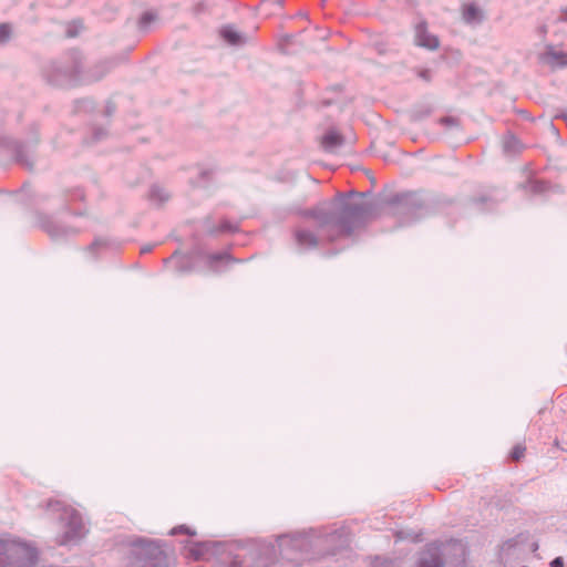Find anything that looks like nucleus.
Listing matches in <instances>:
<instances>
[{"label": "nucleus", "instance_id": "12", "mask_svg": "<svg viewBox=\"0 0 567 567\" xmlns=\"http://www.w3.org/2000/svg\"><path fill=\"white\" fill-rule=\"evenodd\" d=\"M415 43L429 50H436L440 45L439 39L427 31V27L423 22L415 27Z\"/></svg>", "mask_w": 567, "mask_h": 567}, {"label": "nucleus", "instance_id": "16", "mask_svg": "<svg viewBox=\"0 0 567 567\" xmlns=\"http://www.w3.org/2000/svg\"><path fill=\"white\" fill-rule=\"evenodd\" d=\"M517 539L511 538L503 543L499 549L498 559L499 563L506 567L509 557L515 554L516 547H517Z\"/></svg>", "mask_w": 567, "mask_h": 567}, {"label": "nucleus", "instance_id": "24", "mask_svg": "<svg viewBox=\"0 0 567 567\" xmlns=\"http://www.w3.org/2000/svg\"><path fill=\"white\" fill-rule=\"evenodd\" d=\"M47 231L50 234L53 238H60L64 235H66V229L58 226V225H51L47 228Z\"/></svg>", "mask_w": 567, "mask_h": 567}, {"label": "nucleus", "instance_id": "26", "mask_svg": "<svg viewBox=\"0 0 567 567\" xmlns=\"http://www.w3.org/2000/svg\"><path fill=\"white\" fill-rule=\"evenodd\" d=\"M181 533H184V534H187L189 536H194L196 533L195 530H192L190 528H188L187 526L185 525H181L178 527H174L172 530H171V535H176V534H181Z\"/></svg>", "mask_w": 567, "mask_h": 567}, {"label": "nucleus", "instance_id": "29", "mask_svg": "<svg viewBox=\"0 0 567 567\" xmlns=\"http://www.w3.org/2000/svg\"><path fill=\"white\" fill-rule=\"evenodd\" d=\"M550 567H565L564 566V560L561 557H556L551 563H550Z\"/></svg>", "mask_w": 567, "mask_h": 567}, {"label": "nucleus", "instance_id": "7", "mask_svg": "<svg viewBox=\"0 0 567 567\" xmlns=\"http://www.w3.org/2000/svg\"><path fill=\"white\" fill-rule=\"evenodd\" d=\"M311 534L316 558L336 555L338 551L348 548L351 542V534L347 527H340L330 533L311 529Z\"/></svg>", "mask_w": 567, "mask_h": 567}, {"label": "nucleus", "instance_id": "2", "mask_svg": "<svg viewBox=\"0 0 567 567\" xmlns=\"http://www.w3.org/2000/svg\"><path fill=\"white\" fill-rule=\"evenodd\" d=\"M44 76L55 86L84 83L83 55L79 51H70L60 60L51 62L44 71Z\"/></svg>", "mask_w": 567, "mask_h": 567}, {"label": "nucleus", "instance_id": "30", "mask_svg": "<svg viewBox=\"0 0 567 567\" xmlns=\"http://www.w3.org/2000/svg\"><path fill=\"white\" fill-rule=\"evenodd\" d=\"M395 537L398 540H403L410 537V535L405 534L404 532L400 530L395 533Z\"/></svg>", "mask_w": 567, "mask_h": 567}, {"label": "nucleus", "instance_id": "3", "mask_svg": "<svg viewBox=\"0 0 567 567\" xmlns=\"http://www.w3.org/2000/svg\"><path fill=\"white\" fill-rule=\"evenodd\" d=\"M49 512L58 514V519L65 528L59 538L60 545H69L79 542L85 535V526L76 509L55 498L47 502Z\"/></svg>", "mask_w": 567, "mask_h": 567}, {"label": "nucleus", "instance_id": "14", "mask_svg": "<svg viewBox=\"0 0 567 567\" xmlns=\"http://www.w3.org/2000/svg\"><path fill=\"white\" fill-rule=\"evenodd\" d=\"M113 68L112 61H101L83 72L84 83L95 82L104 78Z\"/></svg>", "mask_w": 567, "mask_h": 567}, {"label": "nucleus", "instance_id": "6", "mask_svg": "<svg viewBox=\"0 0 567 567\" xmlns=\"http://www.w3.org/2000/svg\"><path fill=\"white\" fill-rule=\"evenodd\" d=\"M167 555L156 540L138 538L132 544L128 567H167Z\"/></svg>", "mask_w": 567, "mask_h": 567}, {"label": "nucleus", "instance_id": "28", "mask_svg": "<svg viewBox=\"0 0 567 567\" xmlns=\"http://www.w3.org/2000/svg\"><path fill=\"white\" fill-rule=\"evenodd\" d=\"M105 245V241L102 240V239H95L89 247H87V251H93L95 248L97 247H102Z\"/></svg>", "mask_w": 567, "mask_h": 567}, {"label": "nucleus", "instance_id": "25", "mask_svg": "<svg viewBox=\"0 0 567 567\" xmlns=\"http://www.w3.org/2000/svg\"><path fill=\"white\" fill-rule=\"evenodd\" d=\"M80 29H82V23L80 21H74L69 24L66 29V35L69 38H74L79 34Z\"/></svg>", "mask_w": 567, "mask_h": 567}, {"label": "nucleus", "instance_id": "9", "mask_svg": "<svg viewBox=\"0 0 567 567\" xmlns=\"http://www.w3.org/2000/svg\"><path fill=\"white\" fill-rule=\"evenodd\" d=\"M166 262L174 264L176 271L181 274L189 270L210 269L213 267V255L196 247L188 256L175 252Z\"/></svg>", "mask_w": 567, "mask_h": 567}, {"label": "nucleus", "instance_id": "20", "mask_svg": "<svg viewBox=\"0 0 567 567\" xmlns=\"http://www.w3.org/2000/svg\"><path fill=\"white\" fill-rule=\"evenodd\" d=\"M150 198L157 204H164L171 198V194L164 187L154 185L150 190Z\"/></svg>", "mask_w": 567, "mask_h": 567}, {"label": "nucleus", "instance_id": "10", "mask_svg": "<svg viewBox=\"0 0 567 567\" xmlns=\"http://www.w3.org/2000/svg\"><path fill=\"white\" fill-rule=\"evenodd\" d=\"M219 39L228 45L238 47L247 42V35L235 24L221 25L218 31Z\"/></svg>", "mask_w": 567, "mask_h": 567}, {"label": "nucleus", "instance_id": "27", "mask_svg": "<svg viewBox=\"0 0 567 567\" xmlns=\"http://www.w3.org/2000/svg\"><path fill=\"white\" fill-rule=\"evenodd\" d=\"M156 19V14L153 12H145L140 19V23L143 27L148 25L151 22H153Z\"/></svg>", "mask_w": 567, "mask_h": 567}, {"label": "nucleus", "instance_id": "15", "mask_svg": "<svg viewBox=\"0 0 567 567\" xmlns=\"http://www.w3.org/2000/svg\"><path fill=\"white\" fill-rule=\"evenodd\" d=\"M462 17L467 23L481 22L483 12L475 3L467 2L462 6Z\"/></svg>", "mask_w": 567, "mask_h": 567}, {"label": "nucleus", "instance_id": "17", "mask_svg": "<svg viewBox=\"0 0 567 567\" xmlns=\"http://www.w3.org/2000/svg\"><path fill=\"white\" fill-rule=\"evenodd\" d=\"M298 245L302 248H313L317 246V237L308 230L297 229L295 233Z\"/></svg>", "mask_w": 567, "mask_h": 567}, {"label": "nucleus", "instance_id": "32", "mask_svg": "<svg viewBox=\"0 0 567 567\" xmlns=\"http://www.w3.org/2000/svg\"><path fill=\"white\" fill-rule=\"evenodd\" d=\"M537 549H538V544H537V543H534V544L532 545V550H533V551H536Z\"/></svg>", "mask_w": 567, "mask_h": 567}, {"label": "nucleus", "instance_id": "1", "mask_svg": "<svg viewBox=\"0 0 567 567\" xmlns=\"http://www.w3.org/2000/svg\"><path fill=\"white\" fill-rule=\"evenodd\" d=\"M370 207L363 200L347 202L332 210L322 204L307 213L313 225L330 240L348 236L367 221Z\"/></svg>", "mask_w": 567, "mask_h": 567}, {"label": "nucleus", "instance_id": "33", "mask_svg": "<svg viewBox=\"0 0 567 567\" xmlns=\"http://www.w3.org/2000/svg\"><path fill=\"white\" fill-rule=\"evenodd\" d=\"M444 122H446V123H452V120H450V118H445V120H444Z\"/></svg>", "mask_w": 567, "mask_h": 567}, {"label": "nucleus", "instance_id": "4", "mask_svg": "<svg viewBox=\"0 0 567 567\" xmlns=\"http://www.w3.org/2000/svg\"><path fill=\"white\" fill-rule=\"evenodd\" d=\"M277 545L281 557L296 565L316 559L311 530L280 535L277 538Z\"/></svg>", "mask_w": 567, "mask_h": 567}, {"label": "nucleus", "instance_id": "22", "mask_svg": "<svg viewBox=\"0 0 567 567\" xmlns=\"http://www.w3.org/2000/svg\"><path fill=\"white\" fill-rule=\"evenodd\" d=\"M525 452H526V446L523 445V444H517L513 447L512 452H511V457L513 461H520L524 455H525Z\"/></svg>", "mask_w": 567, "mask_h": 567}, {"label": "nucleus", "instance_id": "11", "mask_svg": "<svg viewBox=\"0 0 567 567\" xmlns=\"http://www.w3.org/2000/svg\"><path fill=\"white\" fill-rule=\"evenodd\" d=\"M215 565L218 567H239L240 561L236 557H233V553L229 545L220 542H215Z\"/></svg>", "mask_w": 567, "mask_h": 567}, {"label": "nucleus", "instance_id": "5", "mask_svg": "<svg viewBox=\"0 0 567 567\" xmlns=\"http://www.w3.org/2000/svg\"><path fill=\"white\" fill-rule=\"evenodd\" d=\"M37 548L16 538H0V567H31L37 563Z\"/></svg>", "mask_w": 567, "mask_h": 567}, {"label": "nucleus", "instance_id": "31", "mask_svg": "<svg viewBox=\"0 0 567 567\" xmlns=\"http://www.w3.org/2000/svg\"><path fill=\"white\" fill-rule=\"evenodd\" d=\"M151 250H152V246L151 245H146V246L141 248V252L142 254L150 252Z\"/></svg>", "mask_w": 567, "mask_h": 567}, {"label": "nucleus", "instance_id": "21", "mask_svg": "<svg viewBox=\"0 0 567 567\" xmlns=\"http://www.w3.org/2000/svg\"><path fill=\"white\" fill-rule=\"evenodd\" d=\"M12 29L8 23H0V44L7 43L11 38Z\"/></svg>", "mask_w": 567, "mask_h": 567}, {"label": "nucleus", "instance_id": "19", "mask_svg": "<svg viewBox=\"0 0 567 567\" xmlns=\"http://www.w3.org/2000/svg\"><path fill=\"white\" fill-rule=\"evenodd\" d=\"M207 550L206 544H192L185 547V555L194 560H200Z\"/></svg>", "mask_w": 567, "mask_h": 567}, {"label": "nucleus", "instance_id": "8", "mask_svg": "<svg viewBox=\"0 0 567 567\" xmlns=\"http://www.w3.org/2000/svg\"><path fill=\"white\" fill-rule=\"evenodd\" d=\"M449 547H452L453 550L462 556V560H464L465 556V547L460 542H453L451 544L443 543H431L427 544L424 549L419 553L417 560L415 563V567H444L445 560L444 556Z\"/></svg>", "mask_w": 567, "mask_h": 567}, {"label": "nucleus", "instance_id": "18", "mask_svg": "<svg viewBox=\"0 0 567 567\" xmlns=\"http://www.w3.org/2000/svg\"><path fill=\"white\" fill-rule=\"evenodd\" d=\"M342 142V136L334 131L328 132L326 135H323L321 140V144L327 151H333L334 148L340 146Z\"/></svg>", "mask_w": 567, "mask_h": 567}, {"label": "nucleus", "instance_id": "13", "mask_svg": "<svg viewBox=\"0 0 567 567\" xmlns=\"http://www.w3.org/2000/svg\"><path fill=\"white\" fill-rule=\"evenodd\" d=\"M540 60L551 68H561L567 65V53L548 45L542 53Z\"/></svg>", "mask_w": 567, "mask_h": 567}, {"label": "nucleus", "instance_id": "23", "mask_svg": "<svg viewBox=\"0 0 567 567\" xmlns=\"http://www.w3.org/2000/svg\"><path fill=\"white\" fill-rule=\"evenodd\" d=\"M372 567H396L393 559L375 557L372 561Z\"/></svg>", "mask_w": 567, "mask_h": 567}]
</instances>
